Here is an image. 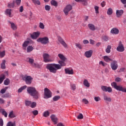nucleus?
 Instances as JSON below:
<instances>
[{
  "mask_svg": "<svg viewBox=\"0 0 126 126\" xmlns=\"http://www.w3.org/2000/svg\"><path fill=\"white\" fill-rule=\"evenodd\" d=\"M65 61H59L58 62L59 64L57 63H49L46 65V68L48 69L50 72L52 73H57V70L61 69L62 66H65Z\"/></svg>",
  "mask_w": 126,
  "mask_h": 126,
  "instance_id": "obj_1",
  "label": "nucleus"
},
{
  "mask_svg": "<svg viewBox=\"0 0 126 126\" xmlns=\"http://www.w3.org/2000/svg\"><path fill=\"white\" fill-rule=\"evenodd\" d=\"M27 92L35 100H38L40 98V93L36 90V88L34 87H28Z\"/></svg>",
  "mask_w": 126,
  "mask_h": 126,
  "instance_id": "obj_2",
  "label": "nucleus"
},
{
  "mask_svg": "<svg viewBox=\"0 0 126 126\" xmlns=\"http://www.w3.org/2000/svg\"><path fill=\"white\" fill-rule=\"evenodd\" d=\"M37 42H39L43 45H47V44L50 43L49 38L48 37H40L37 39Z\"/></svg>",
  "mask_w": 126,
  "mask_h": 126,
  "instance_id": "obj_3",
  "label": "nucleus"
},
{
  "mask_svg": "<svg viewBox=\"0 0 126 126\" xmlns=\"http://www.w3.org/2000/svg\"><path fill=\"white\" fill-rule=\"evenodd\" d=\"M52 97V92L50 91L49 89L46 88L44 89V99H49V98H51Z\"/></svg>",
  "mask_w": 126,
  "mask_h": 126,
  "instance_id": "obj_4",
  "label": "nucleus"
},
{
  "mask_svg": "<svg viewBox=\"0 0 126 126\" xmlns=\"http://www.w3.org/2000/svg\"><path fill=\"white\" fill-rule=\"evenodd\" d=\"M33 80V78L31 76H25L24 77V80H25L26 84L28 85H30L31 83H32V80Z\"/></svg>",
  "mask_w": 126,
  "mask_h": 126,
  "instance_id": "obj_5",
  "label": "nucleus"
},
{
  "mask_svg": "<svg viewBox=\"0 0 126 126\" xmlns=\"http://www.w3.org/2000/svg\"><path fill=\"white\" fill-rule=\"evenodd\" d=\"M43 57L44 63H51L53 61L52 59H50V55L48 54H43Z\"/></svg>",
  "mask_w": 126,
  "mask_h": 126,
  "instance_id": "obj_6",
  "label": "nucleus"
},
{
  "mask_svg": "<svg viewBox=\"0 0 126 126\" xmlns=\"http://www.w3.org/2000/svg\"><path fill=\"white\" fill-rule=\"evenodd\" d=\"M110 66L112 70H117L119 66L118 65V62H117V61H112L110 64Z\"/></svg>",
  "mask_w": 126,
  "mask_h": 126,
  "instance_id": "obj_7",
  "label": "nucleus"
},
{
  "mask_svg": "<svg viewBox=\"0 0 126 126\" xmlns=\"http://www.w3.org/2000/svg\"><path fill=\"white\" fill-rule=\"evenodd\" d=\"M71 9H72V6L71 5H67L63 10L64 13H65V15H68V12L71 10Z\"/></svg>",
  "mask_w": 126,
  "mask_h": 126,
  "instance_id": "obj_8",
  "label": "nucleus"
},
{
  "mask_svg": "<svg viewBox=\"0 0 126 126\" xmlns=\"http://www.w3.org/2000/svg\"><path fill=\"white\" fill-rule=\"evenodd\" d=\"M101 88L104 92H108L109 93H111V92H112V88L110 87L102 86Z\"/></svg>",
  "mask_w": 126,
  "mask_h": 126,
  "instance_id": "obj_9",
  "label": "nucleus"
},
{
  "mask_svg": "<svg viewBox=\"0 0 126 126\" xmlns=\"http://www.w3.org/2000/svg\"><path fill=\"white\" fill-rule=\"evenodd\" d=\"M117 51L118 52H124L125 51V47H124V45L122 42H120L118 46L117 47Z\"/></svg>",
  "mask_w": 126,
  "mask_h": 126,
  "instance_id": "obj_10",
  "label": "nucleus"
},
{
  "mask_svg": "<svg viewBox=\"0 0 126 126\" xmlns=\"http://www.w3.org/2000/svg\"><path fill=\"white\" fill-rule=\"evenodd\" d=\"M58 40L60 43H61V45H63L64 48H67V44H66V43L64 42V40H63V38H62L61 36H58Z\"/></svg>",
  "mask_w": 126,
  "mask_h": 126,
  "instance_id": "obj_11",
  "label": "nucleus"
},
{
  "mask_svg": "<svg viewBox=\"0 0 126 126\" xmlns=\"http://www.w3.org/2000/svg\"><path fill=\"white\" fill-rule=\"evenodd\" d=\"M110 33L112 34V35H118V34L120 33V31L117 28H113L110 31Z\"/></svg>",
  "mask_w": 126,
  "mask_h": 126,
  "instance_id": "obj_12",
  "label": "nucleus"
},
{
  "mask_svg": "<svg viewBox=\"0 0 126 126\" xmlns=\"http://www.w3.org/2000/svg\"><path fill=\"white\" fill-rule=\"evenodd\" d=\"M40 36V32H33L31 34V37L32 39H36Z\"/></svg>",
  "mask_w": 126,
  "mask_h": 126,
  "instance_id": "obj_13",
  "label": "nucleus"
},
{
  "mask_svg": "<svg viewBox=\"0 0 126 126\" xmlns=\"http://www.w3.org/2000/svg\"><path fill=\"white\" fill-rule=\"evenodd\" d=\"M92 54H93V51L92 50H89L85 53V56L86 58H91L92 57Z\"/></svg>",
  "mask_w": 126,
  "mask_h": 126,
  "instance_id": "obj_14",
  "label": "nucleus"
},
{
  "mask_svg": "<svg viewBox=\"0 0 126 126\" xmlns=\"http://www.w3.org/2000/svg\"><path fill=\"white\" fill-rule=\"evenodd\" d=\"M124 14V10H116V15L117 17H121L122 15Z\"/></svg>",
  "mask_w": 126,
  "mask_h": 126,
  "instance_id": "obj_15",
  "label": "nucleus"
},
{
  "mask_svg": "<svg viewBox=\"0 0 126 126\" xmlns=\"http://www.w3.org/2000/svg\"><path fill=\"white\" fill-rule=\"evenodd\" d=\"M65 73L66 74H73V69H71L70 70L68 68L64 69Z\"/></svg>",
  "mask_w": 126,
  "mask_h": 126,
  "instance_id": "obj_16",
  "label": "nucleus"
},
{
  "mask_svg": "<svg viewBox=\"0 0 126 126\" xmlns=\"http://www.w3.org/2000/svg\"><path fill=\"white\" fill-rule=\"evenodd\" d=\"M88 26L90 30H92V31H95L96 30V27H95V25H94L93 24H89L88 25Z\"/></svg>",
  "mask_w": 126,
  "mask_h": 126,
  "instance_id": "obj_17",
  "label": "nucleus"
},
{
  "mask_svg": "<svg viewBox=\"0 0 126 126\" xmlns=\"http://www.w3.org/2000/svg\"><path fill=\"white\" fill-rule=\"evenodd\" d=\"M8 23L11 24V28L13 30H16L17 29V25L16 24H14V23H12L10 21H8Z\"/></svg>",
  "mask_w": 126,
  "mask_h": 126,
  "instance_id": "obj_18",
  "label": "nucleus"
},
{
  "mask_svg": "<svg viewBox=\"0 0 126 126\" xmlns=\"http://www.w3.org/2000/svg\"><path fill=\"white\" fill-rule=\"evenodd\" d=\"M52 122H53L54 125H56L57 124V121H58V118L54 115H52L50 117Z\"/></svg>",
  "mask_w": 126,
  "mask_h": 126,
  "instance_id": "obj_19",
  "label": "nucleus"
},
{
  "mask_svg": "<svg viewBox=\"0 0 126 126\" xmlns=\"http://www.w3.org/2000/svg\"><path fill=\"white\" fill-rule=\"evenodd\" d=\"M5 13L6 15L9 16V17H11L12 16L11 15V9H7L5 11Z\"/></svg>",
  "mask_w": 126,
  "mask_h": 126,
  "instance_id": "obj_20",
  "label": "nucleus"
},
{
  "mask_svg": "<svg viewBox=\"0 0 126 126\" xmlns=\"http://www.w3.org/2000/svg\"><path fill=\"white\" fill-rule=\"evenodd\" d=\"M103 99L104 101H106V102H111L112 101V98L110 97H108L107 95H104Z\"/></svg>",
  "mask_w": 126,
  "mask_h": 126,
  "instance_id": "obj_21",
  "label": "nucleus"
},
{
  "mask_svg": "<svg viewBox=\"0 0 126 126\" xmlns=\"http://www.w3.org/2000/svg\"><path fill=\"white\" fill-rule=\"evenodd\" d=\"M103 59L105 61V62H106V63H109V62H113V60L109 58L108 56H104Z\"/></svg>",
  "mask_w": 126,
  "mask_h": 126,
  "instance_id": "obj_22",
  "label": "nucleus"
},
{
  "mask_svg": "<svg viewBox=\"0 0 126 126\" xmlns=\"http://www.w3.org/2000/svg\"><path fill=\"white\" fill-rule=\"evenodd\" d=\"M15 6V1H13L12 2L8 4V7L9 8H13Z\"/></svg>",
  "mask_w": 126,
  "mask_h": 126,
  "instance_id": "obj_23",
  "label": "nucleus"
},
{
  "mask_svg": "<svg viewBox=\"0 0 126 126\" xmlns=\"http://www.w3.org/2000/svg\"><path fill=\"white\" fill-rule=\"evenodd\" d=\"M27 88V86L25 85L22 87H21L20 89L18 90V93H21L23 90H25V89Z\"/></svg>",
  "mask_w": 126,
  "mask_h": 126,
  "instance_id": "obj_24",
  "label": "nucleus"
},
{
  "mask_svg": "<svg viewBox=\"0 0 126 126\" xmlns=\"http://www.w3.org/2000/svg\"><path fill=\"white\" fill-rule=\"evenodd\" d=\"M83 84L84 85H85V86H86V87H90V84L89 83V82H88V80L86 79H85L84 80Z\"/></svg>",
  "mask_w": 126,
  "mask_h": 126,
  "instance_id": "obj_25",
  "label": "nucleus"
},
{
  "mask_svg": "<svg viewBox=\"0 0 126 126\" xmlns=\"http://www.w3.org/2000/svg\"><path fill=\"white\" fill-rule=\"evenodd\" d=\"M58 57L59 58H60V59H61L62 61H65V60H66V58H65L64 56H63V55L62 54H58Z\"/></svg>",
  "mask_w": 126,
  "mask_h": 126,
  "instance_id": "obj_26",
  "label": "nucleus"
},
{
  "mask_svg": "<svg viewBox=\"0 0 126 126\" xmlns=\"http://www.w3.org/2000/svg\"><path fill=\"white\" fill-rule=\"evenodd\" d=\"M111 49H112V46H111V45H108L105 50L106 53L110 54V53H111Z\"/></svg>",
  "mask_w": 126,
  "mask_h": 126,
  "instance_id": "obj_27",
  "label": "nucleus"
},
{
  "mask_svg": "<svg viewBox=\"0 0 126 126\" xmlns=\"http://www.w3.org/2000/svg\"><path fill=\"white\" fill-rule=\"evenodd\" d=\"M108 15H112L113 14V9L112 8H109L107 11Z\"/></svg>",
  "mask_w": 126,
  "mask_h": 126,
  "instance_id": "obj_28",
  "label": "nucleus"
},
{
  "mask_svg": "<svg viewBox=\"0 0 126 126\" xmlns=\"http://www.w3.org/2000/svg\"><path fill=\"white\" fill-rule=\"evenodd\" d=\"M33 50V47L32 46H29L27 48V53H30V52H32Z\"/></svg>",
  "mask_w": 126,
  "mask_h": 126,
  "instance_id": "obj_29",
  "label": "nucleus"
},
{
  "mask_svg": "<svg viewBox=\"0 0 126 126\" xmlns=\"http://www.w3.org/2000/svg\"><path fill=\"white\" fill-rule=\"evenodd\" d=\"M1 68H2V69H5V60H2V63H1Z\"/></svg>",
  "mask_w": 126,
  "mask_h": 126,
  "instance_id": "obj_30",
  "label": "nucleus"
},
{
  "mask_svg": "<svg viewBox=\"0 0 126 126\" xmlns=\"http://www.w3.org/2000/svg\"><path fill=\"white\" fill-rule=\"evenodd\" d=\"M34 4H37V5H40L41 4V2L39 0H32Z\"/></svg>",
  "mask_w": 126,
  "mask_h": 126,
  "instance_id": "obj_31",
  "label": "nucleus"
},
{
  "mask_svg": "<svg viewBox=\"0 0 126 126\" xmlns=\"http://www.w3.org/2000/svg\"><path fill=\"white\" fill-rule=\"evenodd\" d=\"M79 1L82 2L83 5H87V0H78V1H77V2Z\"/></svg>",
  "mask_w": 126,
  "mask_h": 126,
  "instance_id": "obj_32",
  "label": "nucleus"
},
{
  "mask_svg": "<svg viewBox=\"0 0 126 126\" xmlns=\"http://www.w3.org/2000/svg\"><path fill=\"white\" fill-rule=\"evenodd\" d=\"M60 98L61 96H60V95H56L53 97V101L56 102V101H59V100H60Z\"/></svg>",
  "mask_w": 126,
  "mask_h": 126,
  "instance_id": "obj_33",
  "label": "nucleus"
},
{
  "mask_svg": "<svg viewBox=\"0 0 126 126\" xmlns=\"http://www.w3.org/2000/svg\"><path fill=\"white\" fill-rule=\"evenodd\" d=\"M29 43H30V42L28 40L25 41L23 44V48H26V47L29 45Z\"/></svg>",
  "mask_w": 126,
  "mask_h": 126,
  "instance_id": "obj_34",
  "label": "nucleus"
},
{
  "mask_svg": "<svg viewBox=\"0 0 126 126\" xmlns=\"http://www.w3.org/2000/svg\"><path fill=\"white\" fill-rule=\"evenodd\" d=\"M36 106H37V103H36V102H32L31 104L30 107L33 109L36 108Z\"/></svg>",
  "mask_w": 126,
  "mask_h": 126,
  "instance_id": "obj_35",
  "label": "nucleus"
},
{
  "mask_svg": "<svg viewBox=\"0 0 126 126\" xmlns=\"http://www.w3.org/2000/svg\"><path fill=\"white\" fill-rule=\"evenodd\" d=\"M0 49H1V47H0ZM4 56H5V51H3L2 52H1L0 51V58H3V57H4Z\"/></svg>",
  "mask_w": 126,
  "mask_h": 126,
  "instance_id": "obj_36",
  "label": "nucleus"
},
{
  "mask_svg": "<svg viewBox=\"0 0 126 126\" xmlns=\"http://www.w3.org/2000/svg\"><path fill=\"white\" fill-rule=\"evenodd\" d=\"M51 4L52 5H54V6H58V2L56 0H51Z\"/></svg>",
  "mask_w": 126,
  "mask_h": 126,
  "instance_id": "obj_37",
  "label": "nucleus"
},
{
  "mask_svg": "<svg viewBox=\"0 0 126 126\" xmlns=\"http://www.w3.org/2000/svg\"><path fill=\"white\" fill-rule=\"evenodd\" d=\"M8 89V87H6L4 89H2L0 91L1 94H4L5 92H6V90Z\"/></svg>",
  "mask_w": 126,
  "mask_h": 126,
  "instance_id": "obj_38",
  "label": "nucleus"
},
{
  "mask_svg": "<svg viewBox=\"0 0 126 126\" xmlns=\"http://www.w3.org/2000/svg\"><path fill=\"white\" fill-rule=\"evenodd\" d=\"M5 78V76H4V75H2L0 77V84H1L2 83V82L3 81V80H4Z\"/></svg>",
  "mask_w": 126,
  "mask_h": 126,
  "instance_id": "obj_39",
  "label": "nucleus"
},
{
  "mask_svg": "<svg viewBox=\"0 0 126 126\" xmlns=\"http://www.w3.org/2000/svg\"><path fill=\"white\" fill-rule=\"evenodd\" d=\"M50 116V112L48 111H45L43 113V117L47 118V117H49Z\"/></svg>",
  "mask_w": 126,
  "mask_h": 126,
  "instance_id": "obj_40",
  "label": "nucleus"
},
{
  "mask_svg": "<svg viewBox=\"0 0 126 126\" xmlns=\"http://www.w3.org/2000/svg\"><path fill=\"white\" fill-rule=\"evenodd\" d=\"M27 61H28V62L30 63H31V64H33V63H34V60L30 58H28L27 59Z\"/></svg>",
  "mask_w": 126,
  "mask_h": 126,
  "instance_id": "obj_41",
  "label": "nucleus"
},
{
  "mask_svg": "<svg viewBox=\"0 0 126 126\" xmlns=\"http://www.w3.org/2000/svg\"><path fill=\"white\" fill-rule=\"evenodd\" d=\"M9 83H10V81H9V79H6L4 81V85H9Z\"/></svg>",
  "mask_w": 126,
  "mask_h": 126,
  "instance_id": "obj_42",
  "label": "nucleus"
},
{
  "mask_svg": "<svg viewBox=\"0 0 126 126\" xmlns=\"http://www.w3.org/2000/svg\"><path fill=\"white\" fill-rule=\"evenodd\" d=\"M31 103H32V102L31 101H29V100H26L25 101L26 106L30 107V106H31Z\"/></svg>",
  "mask_w": 126,
  "mask_h": 126,
  "instance_id": "obj_43",
  "label": "nucleus"
},
{
  "mask_svg": "<svg viewBox=\"0 0 126 126\" xmlns=\"http://www.w3.org/2000/svg\"><path fill=\"white\" fill-rule=\"evenodd\" d=\"M2 114L4 116L5 118H7V113H6L4 109H2Z\"/></svg>",
  "mask_w": 126,
  "mask_h": 126,
  "instance_id": "obj_44",
  "label": "nucleus"
},
{
  "mask_svg": "<svg viewBox=\"0 0 126 126\" xmlns=\"http://www.w3.org/2000/svg\"><path fill=\"white\" fill-rule=\"evenodd\" d=\"M39 27L40 28V29H45V25H44V24L43 23H40L39 25Z\"/></svg>",
  "mask_w": 126,
  "mask_h": 126,
  "instance_id": "obj_45",
  "label": "nucleus"
},
{
  "mask_svg": "<svg viewBox=\"0 0 126 126\" xmlns=\"http://www.w3.org/2000/svg\"><path fill=\"white\" fill-rule=\"evenodd\" d=\"M9 118H15V115L13 114V111H11L8 116Z\"/></svg>",
  "mask_w": 126,
  "mask_h": 126,
  "instance_id": "obj_46",
  "label": "nucleus"
},
{
  "mask_svg": "<svg viewBox=\"0 0 126 126\" xmlns=\"http://www.w3.org/2000/svg\"><path fill=\"white\" fill-rule=\"evenodd\" d=\"M94 10H95V13H96V14H98V13H99V6H95Z\"/></svg>",
  "mask_w": 126,
  "mask_h": 126,
  "instance_id": "obj_47",
  "label": "nucleus"
},
{
  "mask_svg": "<svg viewBox=\"0 0 126 126\" xmlns=\"http://www.w3.org/2000/svg\"><path fill=\"white\" fill-rule=\"evenodd\" d=\"M78 120H82L83 119V115L81 113H80L77 116Z\"/></svg>",
  "mask_w": 126,
  "mask_h": 126,
  "instance_id": "obj_48",
  "label": "nucleus"
},
{
  "mask_svg": "<svg viewBox=\"0 0 126 126\" xmlns=\"http://www.w3.org/2000/svg\"><path fill=\"white\" fill-rule=\"evenodd\" d=\"M102 38L103 40V41H108V40H109V37H108L106 35L103 36L102 37Z\"/></svg>",
  "mask_w": 126,
  "mask_h": 126,
  "instance_id": "obj_49",
  "label": "nucleus"
},
{
  "mask_svg": "<svg viewBox=\"0 0 126 126\" xmlns=\"http://www.w3.org/2000/svg\"><path fill=\"white\" fill-rule=\"evenodd\" d=\"M70 87H71L72 90H73V91H74V90H75V89H76V86H75V84H71L70 85Z\"/></svg>",
  "mask_w": 126,
  "mask_h": 126,
  "instance_id": "obj_50",
  "label": "nucleus"
},
{
  "mask_svg": "<svg viewBox=\"0 0 126 126\" xmlns=\"http://www.w3.org/2000/svg\"><path fill=\"white\" fill-rule=\"evenodd\" d=\"M45 10L49 11L50 9H51V6H50L49 5H46L45 6Z\"/></svg>",
  "mask_w": 126,
  "mask_h": 126,
  "instance_id": "obj_51",
  "label": "nucleus"
},
{
  "mask_svg": "<svg viewBox=\"0 0 126 126\" xmlns=\"http://www.w3.org/2000/svg\"><path fill=\"white\" fill-rule=\"evenodd\" d=\"M82 102L83 103H84V104H88V103H89V101H88V100L86 99V98L83 99Z\"/></svg>",
  "mask_w": 126,
  "mask_h": 126,
  "instance_id": "obj_52",
  "label": "nucleus"
},
{
  "mask_svg": "<svg viewBox=\"0 0 126 126\" xmlns=\"http://www.w3.org/2000/svg\"><path fill=\"white\" fill-rule=\"evenodd\" d=\"M32 113V114H33L34 116H37V115L39 114V112L38 111V110H33Z\"/></svg>",
  "mask_w": 126,
  "mask_h": 126,
  "instance_id": "obj_53",
  "label": "nucleus"
},
{
  "mask_svg": "<svg viewBox=\"0 0 126 126\" xmlns=\"http://www.w3.org/2000/svg\"><path fill=\"white\" fill-rule=\"evenodd\" d=\"M75 45H76V46L77 48H78L79 49H82V46H81V45H80V44H79V43H76Z\"/></svg>",
  "mask_w": 126,
  "mask_h": 126,
  "instance_id": "obj_54",
  "label": "nucleus"
},
{
  "mask_svg": "<svg viewBox=\"0 0 126 126\" xmlns=\"http://www.w3.org/2000/svg\"><path fill=\"white\" fill-rule=\"evenodd\" d=\"M15 1V3H16L17 5H20V3H21V0H16Z\"/></svg>",
  "mask_w": 126,
  "mask_h": 126,
  "instance_id": "obj_55",
  "label": "nucleus"
},
{
  "mask_svg": "<svg viewBox=\"0 0 126 126\" xmlns=\"http://www.w3.org/2000/svg\"><path fill=\"white\" fill-rule=\"evenodd\" d=\"M94 100L96 102H98L101 100V98L99 96L94 97Z\"/></svg>",
  "mask_w": 126,
  "mask_h": 126,
  "instance_id": "obj_56",
  "label": "nucleus"
},
{
  "mask_svg": "<svg viewBox=\"0 0 126 126\" xmlns=\"http://www.w3.org/2000/svg\"><path fill=\"white\" fill-rule=\"evenodd\" d=\"M123 4L124 5V7H126V0H120Z\"/></svg>",
  "mask_w": 126,
  "mask_h": 126,
  "instance_id": "obj_57",
  "label": "nucleus"
},
{
  "mask_svg": "<svg viewBox=\"0 0 126 126\" xmlns=\"http://www.w3.org/2000/svg\"><path fill=\"white\" fill-rule=\"evenodd\" d=\"M5 102V100L1 98H0V104H4Z\"/></svg>",
  "mask_w": 126,
  "mask_h": 126,
  "instance_id": "obj_58",
  "label": "nucleus"
},
{
  "mask_svg": "<svg viewBox=\"0 0 126 126\" xmlns=\"http://www.w3.org/2000/svg\"><path fill=\"white\" fill-rule=\"evenodd\" d=\"M122 81V79L120 77H117L115 79V81H116V82H120V81Z\"/></svg>",
  "mask_w": 126,
  "mask_h": 126,
  "instance_id": "obj_59",
  "label": "nucleus"
},
{
  "mask_svg": "<svg viewBox=\"0 0 126 126\" xmlns=\"http://www.w3.org/2000/svg\"><path fill=\"white\" fill-rule=\"evenodd\" d=\"M9 93H6L3 95L4 98H8L9 97Z\"/></svg>",
  "mask_w": 126,
  "mask_h": 126,
  "instance_id": "obj_60",
  "label": "nucleus"
},
{
  "mask_svg": "<svg viewBox=\"0 0 126 126\" xmlns=\"http://www.w3.org/2000/svg\"><path fill=\"white\" fill-rule=\"evenodd\" d=\"M7 126H14V124H13L11 122H9L7 124Z\"/></svg>",
  "mask_w": 126,
  "mask_h": 126,
  "instance_id": "obj_61",
  "label": "nucleus"
},
{
  "mask_svg": "<svg viewBox=\"0 0 126 126\" xmlns=\"http://www.w3.org/2000/svg\"><path fill=\"white\" fill-rule=\"evenodd\" d=\"M83 43L84 45H86V44H89V41L87 40H84Z\"/></svg>",
  "mask_w": 126,
  "mask_h": 126,
  "instance_id": "obj_62",
  "label": "nucleus"
},
{
  "mask_svg": "<svg viewBox=\"0 0 126 126\" xmlns=\"http://www.w3.org/2000/svg\"><path fill=\"white\" fill-rule=\"evenodd\" d=\"M101 5L102 7H104V6H105V5H106V2L105 1H103L101 3Z\"/></svg>",
  "mask_w": 126,
  "mask_h": 126,
  "instance_id": "obj_63",
  "label": "nucleus"
},
{
  "mask_svg": "<svg viewBox=\"0 0 126 126\" xmlns=\"http://www.w3.org/2000/svg\"><path fill=\"white\" fill-rule=\"evenodd\" d=\"M0 126H3V120L1 119H0Z\"/></svg>",
  "mask_w": 126,
  "mask_h": 126,
  "instance_id": "obj_64",
  "label": "nucleus"
}]
</instances>
